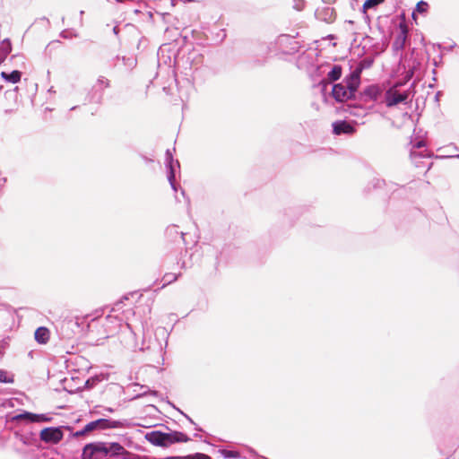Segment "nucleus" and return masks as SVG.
<instances>
[{
    "label": "nucleus",
    "mask_w": 459,
    "mask_h": 459,
    "mask_svg": "<svg viewBox=\"0 0 459 459\" xmlns=\"http://www.w3.org/2000/svg\"><path fill=\"white\" fill-rule=\"evenodd\" d=\"M408 97V92H400L395 88H391L385 93V104L390 108L405 101Z\"/></svg>",
    "instance_id": "5"
},
{
    "label": "nucleus",
    "mask_w": 459,
    "mask_h": 459,
    "mask_svg": "<svg viewBox=\"0 0 459 459\" xmlns=\"http://www.w3.org/2000/svg\"><path fill=\"white\" fill-rule=\"evenodd\" d=\"M362 67H358L351 74L345 78L344 83L334 84L332 89V96L337 102H345L352 100L360 84V73Z\"/></svg>",
    "instance_id": "1"
},
{
    "label": "nucleus",
    "mask_w": 459,
    "mask_h": 459,
    "mask_svg": "<svg viewBox=\"0 0 459 459\" xmlns=\"http://www.w3.org/2000/svg\"><path fill=\"white\" fill-rule=\"evenodd\" d=\"M364 94L368 96L372 100H376L379 94V91L375 86H370L364 91Z\"/></svg>",
    "instance_id": "13"
},
{
    "label": "nucleus",
    "mask_w": 459,
    "mask_h": 459,
    "mask_svg": "<svg viewBox=\"0 0 459 459\" xmlns=\"http://www.w3.org/2000/svg\"><path fill=\"white\" fill-rule=\"evenodd\" d=\"M384 2L385 0H366L363 4V9L368 10L374 8Z\"/></svg>",
    "instance_id": "14"
},
{
    "label": "nucleus",
    "mask_w": 459,
    "mask_h": 459,
    "mask_svg": "<svg viewBox=\"0 0 459 459\" xmlns=\"http://www.w3.org/2000/svg\"><path fill=\"white\" fill-rule=\"evenodd\" d=\"M342 74V68L341 65H334L332 70L327 74V79L323 80L321 84L324 88L326 87L329 82H335L339 80Z\"/></svg>",
    "instance_id": "9"
},
{
    "label": "nucleus",
    "mask_w": 459,
    "mask_h": 459,
    "mask_svg": "<svg viewBox=\"0 0 459 459\" xmlns=\"http://www.w3.org/2000/svg\"><path fill=\"white\" fill-rule=\"evenodd\" d=\"M18 420H28L31 422H48L50 418L44 414H34L31 412H24L16 417Z\"/></svg>",
    "instance_id": "8"
},
{
    "label": "nucleus",
    "mask_w": 459,
    "mask_h": 459,
    "mask_svg": "<svg viewBox=\"0 0 459 459\" xmlns=\"http://www.w3.org/2000/svg\"><path fill=\"white\" fill-rule=\"evenodd\" d=\"M429 9V4L425 1H420L416 5V12L424 13H427Z\"/></svg>",
    "instance_id": "16"
},
{
    "label": "nucleus",
    "mask_w": 459,
    "mask_h": 459,
    "mask_svg": "<svg viewBox=\"0 0 459 459\" xmlns=\"http://www.w3.org/2000/svg\"><path fill=\"white\" fill-rule=\"evenodd\" d=\"M398 39L400 40L401 45L403 46V43H404V41H405V39H403V35L402 33L400 34V36H399V39Z\"/></svg>",
    "instance_id": "22"
},
{
    "label": "nucleus",
    "mask_w": 459,
    "mask_h": 459,
    "mask_svg": "<svg viewBox=\"0 0 459 459\" xmlns=\"http://www.w3.org/2000/svg\"><path fill=\"white\" fill-rule=\"evenodd\" d=\"M96 429H99V424L97 420L91 421L85 425V430L91 432Z\"/></svg>",
    "instance_id": "18"
},
{
    "label": "nucleus",
    "mask_w": 459,
    "mask_h": 459,
    "mask_svg": "<svg viewBox=\"0 0 459 459\" xmlns=\"http://www.w3.org/2000/svg\"><path fill=\"white\" fill-rule=\"evenodd\" d=\"M400 30H401V33L403 35V39H406L407 33H408V30H407L406 24L401 23L400 24Z\"/></svg>",
    "instance_id": "20"
},
{
    "label": "nucleus",
    "mask_w": 459,
    "mask_h": 459,
    "mask_svg": "<svg viewBox=\"0 0 459 459\" xmlns=\"http://www.w3.org/2000/svg\"><path fill=\"white\" fill-rule=\"evenodd\" d=\"M99 424V429H117L123 427V423L118 420H111L107 419H99L97 420Z\"/></svg>",
    "instance_id": "11"
},
{
    "label": "nucleus",
    "mask_w": 459,
    "mask_h": 459,
    "mask_svg": "<svg viewBox=\"0 0 459 459\" xmlns=\"http://www.w3.org/2000/svg\"><path fill=\"white\" fill-rule=\"evenodd\" d=\"M412 17H413L414 20H416V16H415L414 13H412Z\"/></svg>",
    "instance_id": "26"
},
{
    "label": "nucleus",
    "mask_w": 459,
    "mask_h": 459,
    "mask_svg": "<svg viewBox=\"0 0 459 459\" xmlns=\"http://www.w3.org/2000/svg\"><path fill=\"white\" fill-rule=\"evenodd\" d=\"M176 280H177V276H172L171 280H169V282H171L172 281H176Z\"/></svg>",
    "instance_id": "23"
},
{
    "label": "nucleus",
    "mask_w": 459,
    "mask_h": 459,
    "mask_svg": "<svg viewBox=\"0 0 459 459\" xmlns=\"http://www.w3.org/2000/svg\"><path fill=\"white\" fill-rule=\"evenodd\" d=\"M35 340L40 344H46L50 337V332L47 327H39L34 333Z\"/></svg>",
    "instance_id": "10"
},
{
    "label": "nucleus",
    "mask_w": 459,
    "mask_h": 459,
    "mask_svg": "<svg viewBox=\"0 0 459 459\" xmlns=\"http://www.w3.org/2000/svg\"><path fill=\"white\" fill-rule=\"evenodd\" d=\"M108 455V444L102 442L90 443L82 450V459H105Z\"/></svg>",
    "instance_id": "3"
},
{
    "label": "nucleus",
    "mask_w": 459,
    "mask_h": 459,
    "mask_svg": "<svg viewBox=\"0 0 459 459\" xmlns=\"http://www.w3.org/2000/svg\"><path fill=\"white\" fill-rule=\"evenodd\" d=\"M108 455H122L124 459H128L130 455V453L127 450H126L123 446L117 442L108 444Z\"/></svg>",
    "instance_id": "7"
},
{
    "label": "nucleus",
    "mask_w": 459,
    "mask_h": 459,
    "mask_svg": "<svg viewBox=\"0 0 459 459\" xmlns=\"http://www.w3.org/2000/svg\"><path fill=\"white\" fill-rule=\"evenodd\" d=\"M190 459H212V458L205 454L196 453V454L191 455Z\"/></svg>",
    "instance_id": "19"
},
{
    "label": "nucleus",
    "mask_w": 459,
    "mask_h": 459,
    "mask_svg": "<svg viewBox=\"0 0 459 459\" xmlns=\"http://www.w3.org/2000/svg\"><path fill=\"white\" fill-rule=\"evenodd\" d=\"M145 437L152 445L163 447L170 446L176 443H186L190 440L187 435L179 431H171L169 433L152 431L147 433Z\"/></svg>",
    "instance_id": "2"
},
{
    "label": "nucleus",
    "mask_w": 459,
    "mask_h": 459,
    "mask_svg": "<svg viewBox=\"0 0 459 459\" xmlns=\"http://www.w3.org/2000/svg\"><path fill=\"white\" fill-rule=\"evenodd\" d=\"M190 458H191V455L184 457L183 459H190Z\"/></svg>",
    "instance_id": "25"
},
{
    "label": "nucleus",
    "mask_w": 459,
    "mask_h": 459,
    "mask_svg": "<svg viewBox=\"0 0 459 459\" xmlns=\"http://www.w3.org/2000/svg\"><path fill=\"white\" fill-rule=\"evenodd\" d=\"M190 458H191V455L184 457L183 459H190Z\"/></svg>",
    "instance_id": "24"
},
{
    "label": "nucleus",
    "mask_w": 459,
    "mask_h": 459,
    "mask_svg": "<svg viewBox=\"0 0 459 459\" xmlns=\"http://www.w3.org/2000/svg\"><path fill=\"white\" fill-rule=\"evenodd\" d=\"M356 132L355 127L345 120H340L333 123V133L335 135L349 134L351 135Z\"/></svg>",
    "instance_id": "6"
},
{
    "label": "nucleus",
    "mask_w": 459,
    "mask_h": 459,
    "mask_svg": "<svg viewBox=\"0 0 459 459\" xmlns=\"http://www.w3.org/2000/svg\"><path fill=\"white\" fill-rule=\"evenodd\" d=\"M222 454L224 455L225 457L227 458H238L239 457V453L237 452V451H232V450H224L222 452Z\"/></svg>",
    "instance_id": "17"
},
{
    "label": "nucleus",
    "mask_w": 459,
    "mask_h": 459,
    "mask_svg": "<svg viewBox=\"0 0 459 459\" xmlns=\"http://www.w3.org/2000/svg\"><path fill=\"white\" fill-rule=\"evenodd\" d=\"M13 376H8L7 372L0 369V382L2 383H13Z\"/></svg>",
    "instance_id": "15"
},
{
    "label": "nucleus",
    "mask_w": 459,
    "mask_h": 459,
    "mask_svg": "<svg viewBox=\"0 0 459 459\" xmlns=\"http://www.w3.org/2000/svg\"><path fill=\"white\" fill-rule=\"evenodd\" d=\"M39 437L46 443L57 444L63 439L64 434L58 428H46L40 431Z\"/></svg>",
    "instance_id": "4"
},
{
    "label": "nucleus",
    "mask_w": 459,
    "mask_h": 459,
    "mask_svg": "<svg viewBox=\"0 0 459 459\" xmlns=\"http://www.w3.org/2000/svg\"><path fill=\"white\" fill-rule=\"evenodd\" d=\"M86 433H88V431L85 430V427L83 428V429L82 430H79V431H76L74 436V437H81V436H83L85 435Z\"/></svg>",
    "instance_id": "21"
},
{
    "label": "nucleus",
    "mask_w": 459,
    "mask_h": 459,
    "mask_svg": "<svg viewBox=\"0 0 459 459\" xmlns=\"http://www.w3.org/2000/svg\"><path fill=\"white\" fill-rule=\"evenodd\" d=\"M1 77L9 82L17 83L21 81L22 73L17 70L11 73L2 72Z\"/></svg>",
    "instance_id": "12"
}]
</instances>
